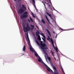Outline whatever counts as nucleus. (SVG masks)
<instances>
[{
  "mask_svg": "<svg viewBox=\"0 0 74 74\" xmlns=\"http://www.w3.org/2000/svg\"><path fill=\"white\" fill-rule=\"evenodd\" d=\"M41 22H42L43 23H44V24L45 23V21H44V19H42L41 20Z\"/></svg>",
  "mask_w": 74,
  "mask_h": 74,
  "instance_id": "13",
  "label": "nucleus"
},
{
  "mask_svg": "<svg viewBox=\"0 0 74 74\" xmlns=\"http://www.w3.org/2000/svg\"><path fill=\"white\" fill-rule=\"evenodd\" d=\"M49 0V1H50V2H51V0Z\"/></svg>",
  "mask_w": 74,
  "mask_h": 74,
  "instance_id": "47",
  "label": "nucleus"
},
{
  "mask_svg": "<svg viewBox=\"0 0 74 74\" xmlns=\"http://www.w3.org/2000/svg\"><path fill=\"white\" fill-rule=\"evenodd\" d=\"M18 1H21V0H18Z\"/></svg>",
  "mask_w": 74,
  "mask_h": 74,
  "instance_id": "46",
  "label": "nucleus"
},
{
  "mask_svg": "<svg viewBox=\"0 0 74 74\" xmlns=\"http://www.w3.org/2000/svg\"><path fill=\"white\" fill-rule=\"evenodd\" d=\"M46 13L47 14V15H48V16L50 17V18L52 19H53V18H52V16L50 14H49V13H48V12H46Z\"/></svg>",
  "mask_w": 74,
  "mask_h": 74,
  "instance_id": "7",
  "label": "nucleus"
},
{
  "mask_svg": "<svg viewBox=\"0 0 74 74\" xmlns=\"http://www.w3.org/2000/svg\"><path fill=\"white\" fill-rule=\"evenodd\" d=\"M14 1H16V0H14Z\"/></svg>",
  "mask_w": 74,
  "mask_h": 74,
  "instance_id": "48",
  "label": "nucleus"
},
{
  "mask_svg": "<svg viewBox=\"0 0 74 74\" xmlns=\"http://www.w3.org/2000/svg\"><path fill=\"white\" fill-rule=\"evenodd\" d=\"M47 59L49 60V61L50 63H51V58L49 57H47Z\"/></svg>",
  "mask_w": 74,
  "mask_h": 74,
  "instance_id": "8",
  "label": "nucleus"
},
{
  "mask_svg": "<svg viewBox=\"0 0 74 74\" xmlns=\"http://www.w3.org/2000/svg\"><path fill=\"white\" fill-rule=\"evenodd\" d=\"M47 1V2H48V1Z\"/></svg>",
  "mask_w": 74,
  "mask_h": 74,
  "instance_id": "49",
  "label": "nucleus"
},
{
  "mask_svg": "<svg viewBox=\"0 0 74 74\" xmlns=\"http://www.w3.org/2000/svg\"><path fill=\"white\" fill-rule=\"evenodd\" d=\"M46 30L47 31V32L48 33L49 36H51V34H50V32H49V30H48L47 29H46Z\"/></svg>",
  "mask_w": 74,
  "mask_h": 74,
  "instance_id": "14",
  "label": "nucleus"
},
{
  "mask_svg": "<svg viewBox=\"0 0 74 74\" xmlns=\"http://www.w3.org/2000/svg\"><path fill=\"white\" fill-rule=\"evenodd\" d=\"M27 36L28 38V40L29 41V42H30V40H29V37L28 36V33H27Z\"/></svg>",
  "mask_w": 74,
  "mask_h": 74,
  "instance_id": "22",
  "label": "nucleus"
},
{
  "mask_svg": "<svg viewBox=\"0 0 74 74\" xmlns=\"http://www.w3.org/2000/svg\"><path fill=\"white\" fill-rule=\"evenodd\" d=\"M61 70L62 73H63L64 74H65V73H64V71L63 70V68H62H62L61 69Z\"/></svg>",
  "mask_w": 74,
  "mask_h": 74,
  "instance_id": "18",
  "label": "nucleus"
},
{
  "mask_svg": "<svg viewBox=\"0 0 74 74\" xmlns=\"http://www.w3.org/2000/svg\"><path fill=\"white\" fill-rule=\"evenodd\" d=\"M41 58L40 57H39L38 58V62H41Z\"/></svg>",
  "mask_w": 74,
  "mask_h": 74,
  "instance_id": "12",
  "label": "nucleus"
},
{
  "mask_svg": "<svg viewBox=\"0 0 74 74\" xmlns=\"http://www.w3.org/2000/svg\"><path fill=\"white\" fill-rule=\"evenodd\" d=\"M60 30H63V29H62V28L60 27Z\"/></svg>",
  "mask_w": 74,
  "mask_h": 74,
  "instance_id": "32",
  "label": "nucleus"
},
{
  "mask_svg": "<svg viewBox=\"0 0 74 74\" xmlns=\"http://www.w3.org/2000/svg\"><path fill=\"white\" fill-rule=\"evenodd\" d=\"M40 32L38 31H37V32H36V35L37 36H38V37H40V35H38L40 34Z\"/></svg>",
  "mask_w": 74,
  "mask_h": 74,
  "instance_id": "6",
  "label": "nucleus"
},
{
  "mask_svg": "<svg viewBox=\"0 0 74 74\" xmlns=\"http://www.w3.org/2000/svg\"><path fill=\"white\" fill-rule=\"evenodd\" d=\"M30 26L31 27H32V28H31V30H33L34 29V25H31Z\"/></svg>",
  "mask_w": 74,
  "mask_h": 74,
  "instance_id": "9",
  "label": "nucleus"
},
{
  "mask_svg": "<svg viewBox=\"0 0 74 74\" xmlns=\"http://www.w3.org/2000/svg\"><path fill=\"white\" fill-rule=\"evenodd\" d=\"M29 19H30L31 21V22H33V19H32V18L30 17H29Z\"/></svg>",
  "mask_w": 74,
  "mask_h": 74,
  "instance_id": "20",
  "label": "nucleus"
},
{
  "mask_svg": "<svg viewBox=\"0 0 74 74\" xmlns=\"http://www.w3.org/2000/svg\"><path fill=\"white\" fill-rule=\"evenodd\" d=\"M56 11H57V12H58V13H59V12H58V11L57 10H56Z\"/></svg>",
  "mask_w": 74,
  "mask_h": 74,
  "instance_id": "44",
  "label": "nucleus"
},
{
  "mask_svg": "<svg viewBox=\"0 0 74 74\" xmlns=\"http://www.w3.org/2000/svg\"><path fill=\"white\" fill-rule=\"evenodd\" d=\"M42 36V37L45 38V39H46V38H45V35H44V34H40Z\"/></svg>",
  "mask_w": 74,
  "mask_h": 74,
  "instance_id": "10",
  "label": "nucleus"
},
{
  "mask_svg": "<svg viewBox=\"0 0 74 74\" xmlns=\"http://www.w3.org/2000/svg\"><path fill=\"white\" fill-rule=\"evenodd\" d=\"M28 17V16L27 14H23L21 16V18H27V17Z\"/></svg>",
  "mask_w": 74,
  "mask_h": 74,
  "instance_id": "4",
  "label": "nucleus"
},
{
  "mask_svg": "<svg viewBox=\"0 0 74 74\" xmlns=\"http://www.w3.org/2000/svg\"><path fill=\"white\" fill-rule=\"evenodd\" d=\"M55 48H56V52H58V48H57V47H56Z\"/></svg>",
  "mask_w": 74,
  "mask_h": 74,
  "instance_id": "24",
  "label": "nucleus"
},
{
  "mask_svg": "<svg viewBox=\"0 0 74 74\" xmlns=\"http://www.w3.org/2000/svg\"><path fill=\"white\" fill-rule=\"evenodd\" d=\"M52 55H53V52H52Z\"/></svg>",
  "mask_w": 74,
  "mask_h": 74,
  "instance_id": "37",
  "label": "nucleus"
},
{
  "mask_svg": "<svg viewBox=\"0 0 74 74\" xmlns=\"http://www.w3.org/2000/svg\"><path fill=\"white\" fill-rule=\"evenodd\" d=\"M26 27H25V26L23 27V30L24 32H27L28 31H29L30 30V28L29 27L28 23L26 24Z\"/></svg>",
  "mask_w": 74,
  "mask_h": 74,
  "instance_id": "1",
  "label": "nucleus"
},
{
  "mask_svg": "<svg viewBox=\"0 0 74 74\" xmlns=\"http://www.w3.org/2000/svg\"><path fill=\"white\" fill-rule=\"evenodd\" d=\"M22 6L23 9H24V8H25V10H26V9H25V6L24 5L22 4Z\"/></svg>",
  "mask_w": 74,
  "mask_h": 74,
  "instance_id": "17",
  "label": "nucleus"
},
{
  "mask_svg": "<svg viewBox=\"0 0 74 74\" xmlns=\"http://www.w3.org/2000/svg\"><path fill=\"white\" fill-rule=\"evenodd\" d=\"M48 37L49 38L50 41L51 42H53V40L52 39V38H51V39H50V38L49 37V36H48Z\"/></svg>",
  "mask_w": 74,
  "mask_h": 74,
  "instance_id": "11",
  "label": "nucleus"
},
{
  "mask_svg": "<svg viewBox=\"0 0 74 74\" xmlns=\"http://www.w3.org/2000/svg\"><path fill=\"white\" fill-rule=\"evenodd\" d=\"M42 38L44 42H45V40L44 38Z\"/></svg>",
  "mask_w": 74,
  "mask_h": 74,
  "instance_id": "27",
  "label": "nucleus"
},
{
  "mask_svg": "<svg viewBox=\"0 0 74 74\" xmlns=\"http://www.w3.org/2000/svg\"><path fill=\"white\" fill-rule=\"evenodd\" d=\"M32 16L34 18H35V16H34V14L33 15H32Z\"/></svg>",
  "mask_w": 74,
  "mask_h": 74,
  "instance_id": "34",
  "label": "nucleus"
},
{
  "mask_svg": "<svg viewBox=\"0 0 74 74\" xmlns=\"http://www.w3.org/2000/svg\"><path fill=\"white\" fill-rule=\"evenodd\" d=\"M53 10H55V11L56 10H55V8H54L53 7Z\"/></svg>",
  "mask_w": 74,
  "mask_h": 74,
  "instance_id": "35",
  "label": "nucleus"
},
{
  "mask_svg": "<svg viewBox=\"0 0 74 74\" xmlns=\"http://www.w3.org/2000/svg\"><path fill=\"white\" fill-rule=\"evenodd\" d=\"M56 37H57V36H56Z\"/></svg>",
  "mask_w": 74,
  "mask_h": 74,
  "instance_id": "45",
  "label": "nucleus"
},
{
  "mask_svg": "<svg viewBox=\"0 0 74 74\" xmlns=\"http://www.w3.org/2000/svg\"><path fill=\"white\" fill-rule=\"evenodd\" d=\"M36 27L37 28V29H39V28H38V26H37V25H36Z\"/></svg>",
  "mask_w": 74,
  "mask_h": 74,
  "instance_id": "33",
  "label": "nucleus"
},
{
  "mask_svg": "<svg viewBox=\"0 0 74 74\" xmlns=\"http://www.w3.org/2000/svg\"><path fill=\"white\" fill-rule=\"evenodd\" d=\"M46 60L47 62H48V60H47V58H46Z\"/></svg>",
  "mask_w": 74,
  "mask_h": 74,
  "instance_id": "42",
  "label": "nucleus"
},
{
  "mask_svg": "<svg viewBox=\"0 0 74 74\" xmlns=\"http://www.w3.org/2000/svg\"><path fill=\"white\" fill-rule=\"evenodd\" d=\"M38 40H39V41H41V38H40V37H38Z\"/></svg>",
  "mask_w": 74,
  "mask_h": 74,
  "instance_id": "28",
  "label": "nucleus"
},
{
  "mask_svg": "<svg viewBox=\"0 0 74 74\" xmlns=\"http://www.w3.org/2000/svg\"><path fill=\"white\" fill-rule=\"evenodd\" d=\"M29 49L30 51H33V49H32V48L30 47Z\"/></svg>",
  "mask_w": 74,
  "mask_h": 74,
  "instance_id": "29",
  "label": "nucleus"
},
{
  "mask_svg": "<svg viewBox=\"0 0 74 74\" xmlns=\"http://www.w3.org/2000/svg\"><path fill=\"white\" fill-rule=\"evenodd\" d=\"M51 43L52 44V45L53 47H54V48H55V46H54V45L53 44V42H51Z\"/></svg>",
  "mask_w": 74,
  "mask_h": 74,
  "instance_id": "25",
  "label": "nucleus"
},
{
  "mask_svg": "<svg viewBox=\"0 0 74 74\" xmlns=\"http://www.w3.org/2000/svg\"><path fill=\"white\" fill-rule=\"evenodd\" d=\"M25 10L23 9H20L18 10V13L19 14H22L23 12H25Z\"/></svg>",
  "mask_w": 74,
  "mask_h": 74,
  "instance_id": "3",
  "label": "nucleus"
},
{
  "mask_svg": "<svg viewBox=\"0 0 74 74\" xmlns=\"http://www.w3.org/2000/svg\"><path fill=\"white\" fill-rule=\"evenodd\" d=\"M37 44L38 45H40V44H39V42H38L37 40L36 41Z\"/></svg>",
  "mask_w": 74,
  "mask_h": 74,
  "instance_id": "21",
  "label": "nucleus"
},
{
  "mask_svg": "<svg viewBox=\"0 0 74 74\" xmlns=\"http://www.w3.org/2000/svg\"><path fill=\"white\" fill-rule=\"evenodd\" d=\"M23 14H27V12H26L25 13H24Z\"/></svg>",
  "mask_w": 74,
  "mask_h": 74,
  "instance_id": "26",
  "label": "nucleus"
},
{
  "mask_svg": "<svg viewBox=\"0 0 74 74\" xmlns=\"http://www.w3.org/2000/svg\"><path fill=\"white\" fill-rule=\"evenodd\" d=\"M45 50H43V52H45Z\"/></svg>",
  "mask_w": 74,
  "mask_h": 74,
  "instance_id": "40",
  "label": "nucleus"
},
{
  "mask_svg": "<svg viewBox=\"0 0 74 74\" xmlns=\"http://www.w3.org/2000/svg\"><path fill=\"white\" fill-rule=\"evenodd\" d=\"M25 47H26V46H25V45H24L23 49V51H25Z\"/></svg>",
  "mask_w": 74,
  "mask_h": 74,
  "instance_id": "16",
  "label": "nucleus"
},
{
  "mask_svg": "<svg viewBox=\"0 0 74 74\" xmlns=\"http://www.w3.org/2000/svg\"><path fill=\"white\" fill-rule=\"evenodd\" d=\"M32 15H34V14H33V12H32Z\"/></svg>",
  "mask_w": 74,
  "mask_h": 74,
  "instance_id": "36",
  "label": "nucleus"
},
{
  "mask_svg": "<svg viewBox=\"0 0 74 74\" xmlns=\"http://www.w3.org/2000/svg\"><path fill=\"white\" fill-rule=\"evenodd\" d=\"M44 5L45 6V4H44Z\"/></svg>",
  "mask_w": 74,
  "mask_h": 74,
  "instance_id": "41",
  "label": "nucleus"
},
{
  "mask_svg": "<svg viewBox=\"0 0 74 74\" xmlns=\"http://www.w3.org/2000/svg\"><path fill=\"white\" fill-rule=\"evenodd\" d=\"M43 63H44V64H45V66L47 67V68H48V69H50L49 68V67H48V66H47V65H46V64H45V63H44V62H43Z\"/></svg>",
  "mask_w": 74,
  "mask_h": 74,
  "instance_id": "23",
  "label": "nucleus"
},
{
  "mask_svg": "<svg viewBox=\"0 0 74 74\" xmlns=\"http://www.w3.org/2000/svg\"><path fill=\"white\" fill-rule=\"evenodd\" d=\"M45 17H46V19H47V21L48 22L50 23V22L49 21V20L48 19V17H47V16L46 15L45 16Z\"/></svg>",
  "mask_w": 74,
  "mask_h": 74,
  "instance_id": "15",
  "label": "nucleus"
},
{
  "mask_svg": "<svg viewBox=\"0 0 74 74\" xmlns=\"http://www.w3.org/2000/svg\"><path fill=\"white\" fill-rule=\"evenodd\" d=\"M53 34H55V32H53Z\"/></svg>",
  "mask_w": 74,
  "mask_h": 74,
  "instance_id": "38",
  "label": "nucleus"
},
{
  "mask_svg": "<svg viewBox=\"0 0 74 74\" xmlns=\"http://www.w3.org/2000/svg\"><path fill=\"white\" fill-rule=\"evenodd\" d=\"M35 56H38V54H37V52H36L35 53H34Z\"/></svg>",
  "mask_w": 74,
  "mask_h": 74,
  "instance_id": "19",
  "label": "nucleus"
},
{
  "mask_svg": "<svg viewBox=\"0 0 74 74\" xmlns=\"http://www.w3.org/2000/svg\"><path fill=\"white\" fill-rule=\"evenodd\" d=\"M42 42L40 41V44L41 46H42L41 47V49H48V47H46V45L45 43H42Z\"/></svg>",
  "mask_w": 74,
  "mask_h": 74,
  "instance_id": "2",
  "label": "nucleus"
},
{
  "mask_svg": "<svg viewBox=\"0 0 74 74\" xmlns=\"http://www.w3.org/2000/svg\"><path fill=\"white\" fill-rule=\"evenodd\" d=\"M49 6H50V5H49Z\"/></svg>",
  "mask_w": 74,
  "mask_h": 74,
  "instance_id": "50",
  "label": "nucleus"
},
{
  "mask_svg": "<svg viewBox=\"0 0 74 74\" xmlns=\"http://www.w3.org/2000/svg\"><path fill=\"white\" fill-rule=\"evenodd\" d=\"M47 70H48V71H49V72H50V71H50L49 69L47 68Z\"/></svg>",
  "mask_w": 74,
  "mask_h": 74,
  "instance_id": "30",
  "label": "nucleus"
},
{
  "mask_svg": "<svg viewBox=\"0 0 74 74\" xmlns=\"http://www.w3.org/2000/svg\"><path fill=\"white\" fill-rule=\"evenodd\" d=\"M47 40H49V39L48 38H47Z\"/></svg>",
  "mask_w": 74,
  "mask_h": 74,
  "instance_id": "43",
  "label": "nucleus"
},
{
  "mask_svg": "<svg viewBox=\"0 0 74 74\" xmlns=\"http://www.w3.org/2000/svg\"><path fill=\"white\" fill-rule=\"evenodd\" d=\"M28 21L29 23H30V20L29 19H28Z\"/></svg>",
  "mask_w": 74,
  "mask_h": 74,
  "instance_id": "31",
  "label": "nucleus"
},
{
  "mask_svg": "<svg viewBox=\"0 0 74 74\" xmlns=\"http://www.w3.org/2000/svg\"><path fill=\"white\" fill-rule=\"evenodd\" d=\"M45 7V9H46V10H47V8H46V7Z\"/></svg>",
  "mask_w": 74,
  "mask_h": 74,
  "instance_id": "39",
  "label": "nucleus"
},
{
  "mask_svg": "<svg viewBox=\"0 0 74 74\" xmlns=\"http://www.w3.org/2000/svg\"><path fill=\"white\" fill-rule=\"evenodd\" d=\"M32 0L33 1V5L34 7L36 10H37V8H36V5H35V0Z\"/></svg>",
  "mask_w": 74,
  "mask_h": 74,
  "instance_id": "5",
  "label": "nucleus"
}]
</instances>
